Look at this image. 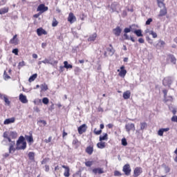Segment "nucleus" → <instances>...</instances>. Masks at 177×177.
<instances>
[{
  "label": "nucleus",
  "instance_id": "f257e3e1",
  "mask_svg": "<svg viewBox=\"0 0 177 177\" xmlns=\"http://www.w3.org/2000/svg\"><path fill=\"white\" fill-rule=\"evenodd\" d=\"M24 136H20L17 142V150H26L27 147V142H24Z\"/></svg>",
  "mask_w": 177,
  "mask_h": 177
},
{
  "label": "nucleus",
  "instance_id": "f03ea898",
  "mask_svg": "<svg viewBox=\"0 0 177 177\" xmlns=\"http://www.w3.org/2000/svg\"><path fill=\"white\" fill-rule=\"evenodd\" d=\"M125 129L128 133L131 132V131H135V124L133 123H128L125 125Z\"/></svg>",
  "mask_w": 177,
  "mask_h": 177
},
{
  "label": "nucleus",
  "instance_id": "7ed1b4c3",
  "mask_svg": "<svg viewBox=\"0 0 177 177\" xmlns=\"http://www.w3.org/2000/svg\"><path fill=\"white\" fill-rule=\"evenodd\" d=\"M123 172H124L125 175H127V176H129V175H131V166L129 165V164H127L123 167L122 169Z\"/></svg>",
  "mask_w": 177,
  "mask_h": 177
},
{
  "label": "nucleus",
  "instance_id": "20e7f679",
  "mask_svg": "<svg viewBox=\"0 0 177 177\" xmlns=\"http://www.w3.org/2000/svg\"><path fill=\"white\" fill-rule=\"evenodd\" d=\"M48 7L45 6V4H40L37 8V12H40V13H44V12L48 11Z\"/></svg>",
  "mask_w": 177,
  "mask_h": 177
},
{
  "label": "nucleus",
  "instance_id": "39448f33",
  "mask_svg": "<svg viewBox=\"0 0 177 177\" xmlns=\"http://www.w3.org/2000/svg\"><path fill=\"white\" fill-rule=\"evenodd\" d=\"M118 72L119 73V75L120 77H125V75H127V70H125V66H122L120 67V70L118 69Z\"/></svg>",
  "mask_w": 177,
  "mask_h": 177
},
{
  "label": "nucleus",
  "instance_id": "423d86ee",
  "mask_svg": "<svg viewBox=\"0 0 177 177\" xmlns=\"http://www.w3.org/2000/svg\"><path fill=\"white\" fill-rule=\"evenodd\" d=\"M120 8V5L117 3H113L111 5V12L113 13L114 12H118V9Z\"/></svg>",
  "mask_w": 177,
  "mask_h": 177
},
{
  "label": "nucleus",
  "instance_id": "0eeeda50",
  "mask_svg": "<svg viewBox=\"0 0 177 177\" xmlns=\"http://www.w3.org/2000/svg\"><path fill=\"white\" fill-rule=\"evenodd\" d=\"M68 21L71 23V24H73L74 21H77V17L74 16V14L73 12H70L68 17Z\"/></svg>",
  "mask_w": 177,
  "mask_h": 177
},
{
  "label": "nucleus",
  "instance_id": "6e6552de",
  "mask_svg": "<svg viewBox=\"0 0 177 177\" xmlns=\"http://www.w3.org/2000/svg\"><path fill=\"white\" fill-rule=\"evenodd\" d=\"M77 131L80 135H82L84 132H86V124H84L80 127H78Z\"/></svg>",
  "mask_w": 177,
  "mask_h": 177
},
{
  "label": "nucleus",
  "instance_id": "1a4fd4ad",
  "mask_svg": "<svg viewBox=\"0 0 177 177\" xmlns=\"http://www.w3.org/2000/svg\"><path fill=\"white\" fill-rule=\"evenodd\" d=\"M10 44L12 45L19 44V39L17 38V35L13 36V37L10 40Z\"/></svg>",
  "mask_w": 177,
  "mask_h": 177
},
{
  "label": "nucleus",
  "instance_id": "9d476101",
  "mask_svg": "<svg viewBox=\"0 0 177 177\" xmlns=\"http://www.w3.org/2000/svg\"><path fill=\"white\" fill-rule=\"evenodd\" d=\"M143 172L142 167H136L133 171L134 176L138 177Z\"/></svg>",
  "mask_w": 177,
  "mask_h": 177
},
{
  "label": "nucleus",
  "instance_id": "9b49d317",
  "mask_svg": "<svg viewBox=\"0 0 177 177\" xmlns=\"http://www.w3.org/2000/svg\"><path fill=\"white\" fill-rule=\"evenodd\" d=\"M15 121H16V118H10L6 119L3 122L4 125H9V124H13L15 123Z\"/></svg>",
  "mask_w": 177,
  "mask_h": 177
},
{
  "label": "nucleus",
  "instance_id": "f8f14e48",
  "mask_svg": "<svg viewBox=\"0 0 177 177\" xmlns=\"http://www.w3.org/2000/svg\"><path fill=\"white\" fill-rule=\"evenodd\" d=\"M62 168H64L65 171L64 172V176L69 177L70 176V167L68 166L62 165Z\"/></svg>",
  "mask_w": 177,
  "mask_h": 177
},
{
  "label": "nucleus",
  "instance_id": "ddd939ff",
  "mask_svg": "<svg viewBox=\"0 0 177 177\" xmlns=\"http://www.w3.org/2000/svg\"><path fill=\"white\" fill-rule=\"evenodd\" d=\"M167 13V8H162L160 10L159 15H158V18L161 19L163 16H166Z\"/></svg>",
  "mask_w": 177,
  "mask_h": 177
},
{
  "label": "nucleus",
  "instance_id": "4468645a",
  "mask_svg": "<svg viewBox=\"0 0 177 177\" xmlns=\"http://www.w3.org/2000/svg\"><path fill=\"white\" fill-rule=\"evenodd\" d=\"M37 33L39 37H41V35H46V34H48V32H46L42 28H37Z\"/></svg>",
  "mask_w": 177,
  "mask_h": 177
},
{
  "label": "nucleus",
  "instance_id": "2eb2a0df",
  "mask_svg": "<svg viewBox=\"0 0 177 177\" xmlns=\"http://www.w3.org/2000/svg\"><path fill=\"white\" fill-rule=\"evenodd\" d=\"M93 173L96 175V174H99L100 175L102 174H104V171L103 170V168H95L93 169Z\"/></svg>",
  "mask_w": 177,
  "mask_h": 177
},
{
  "label": "nucleus",
  "instance_id": "dca6fc26",
  "mask_svg": "<svg viewBox=\"0 0 177 177\" xmlns=\"http://www.w3.org/2000/svg\"><path fill=\"white\" fill-rule=\"evenodd\" d=\"M19 100L21 103L26 104L28 103V100H27V97L23 94L19 95Z\"/></svg>",
  "mask_w": 177,
  "mask_h": 177
},
{
  "label": "nucleus",
  "instance_id": "f3484780",
  "mask_svg": "<svg viewBox=\"0 0 177 177\" xmlns=\"http://www.w3.org/2000/svg\"><path fill=\"white\" fill-rule=\"evenodd\" d=\"M168 131H169V128L167 127V128H162V129H160L158 131V135L159 136H163L164 135V132H168Z\"/></svg>",
  "mask_w": 177,
  "mask_h": 177
},
{
  "label": "nucleus",
  "instance_id": "a211bd4d",
  "mask_svg": "<svg viewBox=\"0 0 177 177\" xmlns=\"http://www.w3.org/2000/svg\"><path fill=\"white\" fill-rule=\"evenodd\" d=\"M122 31V30L121 28H120L119 26H118V27H116V28L113 29V33L115 34V35H116V37H120Z\"/></svg>",
  "mask_w": 177,
  "mask_h": 177
},
{
  "label": "nucleus",
  "instance_id": "6ab92c4d",
  "mask_svg": "<svg viewBox=\"0 0 177 177\" xmlns=\"http://www.w3.org/2000/svg\"><path fill=\"white\" fill-rule=\"evenodd\" d=\"M15 141L10 142L9 153H15Z\"/></svg>",
  "mask_w": 177,
  "mask_h": 177
},
{
  "label": "nucleus",
  "instance_id": "aec40b11",
  "mask_svg": "<svg viewBox=\"0 0 177 177\" xmlns=\"http://www.w3.org/2000/svg\"><path fill=\"white\" fill-rule=\"evenodd\" d=\"M25 139L31 145V143H34V138H32V135L30 136H25Z\"/></svg>",
  "mask_w": 177,
  "mask_h": 177
},
{
  "label": "nucleus",
  "instance_id": "412c9836",
  "mask_svg": "<svg viewBox=\"0 0 177 177\" xmlns=\"http://www.w3.org/2000/svg\"><path fill=\"white\" fill-rule=\"evenodd\" d=\"M86 153L88 154L89 156H91V154L93 153V147L88 146L86 148Z\"/></svg>",
  "mask_w": 177,
  "mask_h": 177
},
{
  "label": "nucleus",
  "instance_id": "4be33fe9",
  "mask_svg": "<svg viewBox=\"0 0 177 177\" xmlns=\"http://www.w3.org/2000/svg\"><path fill=\"white\" fill-rule=\"evenodd\" d=\"M97 37V35L96 33H93L92 35H91L88 37V42H94V41L96 40Z\"/></svg>",
  "mask_w": 177,
  "mask_h": 177
},
{
  "label": "nucleus",
  "instance_id": "5701e85b",
  "mask_svg": "<svg viewBox=\"0 0 177 177\" xmlns=\"http://www.w3.org/2000/svg\"><path fill=\"white\" fill-rule=\"evenodd\" d=\"M131 97V91H127L123 93V98L127 100Z\"/></svg>",
  "mask_w": 177,
  "mask_h": 177
},
{
  "label": "nucleus",
  "instance_id": "b1692460",
  "mask_svg": "<svg viewBox=\"0 0 177 177\" xmlns=\"http://www.w3.org/2000/svg\"><path fill=\"white\" fill-rule=\"evenodd\" d=\"M42 63H44V64H57V61H53V62H50V61L48 59H45L44 60L42 61Z\"/></svg>",
  "mask_w": 177,
  "mask_h": 177
},
{
  "label": "nucleus",
  "instance_id": "393cba45",
  "mask_svg": "<svg viewBox=\"0 0 177 177\" xmlns=\"http://www.w3.org/2000/svg\"><path fill=\"white\" fill-rule=\"evenodd\" d=\"M158 8H162V9H164L165 7V3H164V0H158Z\"/></svg>",
  "mask_w": 177,
  "mask_h": 177
},
{
  "label": "nucleus",
  "instance_id": "a878e982",
  "mask_svg": "<svg viewBox=\"0 0 177 177\" xmlns=\"http://www.w3.org/2000/svg\"><path fill=\"white\" fill-rule=\"evenodd\" d=\"M8 12H9V8L8 7L0 9V15H5V13H8Z\"/></svg>",
  "mask_w": 177,
  "mask_h": 177
},
{
  "label": "nucleus",
  "instance_id": "bb28decb",
  "mask_svg": "<svg viewBox=\"0 0 177 177\" xmlns=\"http://www.w3.org/2000/svg\"><path fill=\"white\" fill-rule=\"evenodd\" d=\"M9 136L12 139H16L17 138V133L16 131H10Z\"/></svg>",
  "mask_w": 177,
  "mask_h": 177
},
{
  "label": "nucleus",
  "instance_id": "cd10ccee",
  "mask_svg": "<svg viewBox=\"0 0 177 177\" xmlns=\"http://www.w3.org/2000/svg\"><path fill=\"white\" fill-rule=\"evenodd\" d=\"M37 77H38V74L35 73L32 76L29 77L28 82H32L33 81H35L37 80Z\"/></svg>",
  "mask_w": 177,
  "mask_h": 177
},
{
  "label": "nucleus",
  "instance_id": "c85d7f7f",
  "mask_svg": "<svg viewBox=\"0 0 177 177\" xmlns=\"http://www.w3.org/2000/svg\"><path fill=\"white\" fill-rule=\"evenodd\" d=\"M109 46H111V48H107V52L109 53L110 56H113V55H114V52L115 51L114 50V48H113L111 44H110Z\"/></svg>",
  "mask_w": 177,
  "mask_h": 177
},
{
  "label": "nucleus",
  "instance_id": "c756f323",
  "mask_svg": "<svg viewBox=\"0 0 177 177\" xmlns=\"http://www.w3.org/2000/svg\"><path fill=\"white\" fill-rule=\"evenodd\" d=\"M97 147H98V149H104V147H106V142L102 141L100 142H98L97 144Z\"/></svg>",
  "mask_w": 177,
  "mask_h": 177
},
{
  "label": "nucleus",
  "instance_id": "7c9ffc66",
  "mask_svg": "<svg viewBox=\"0 0 177 177\" xmlns=\"http://www.w3.org/2000/svg\"><path fill=\"white\" fill-rule=\"evenodd\" d=\"M10 132L6 131L3 134V137L5 138V139H8V142H12V139H10V137H9Z\"/></svg>",
  "mask_w": 177,
  "mask_h": 177
},
{
  "label": "nucleus",
  "instance_id": "2f4dec72",
  "mask_svg": "<svg viewBox=\"0 0 177 177\" xmlns=\"http://www.w3.org/2000/svg\"><path fill=\"white\" fill-rule=\"evenodd\" d=\"M109 139L108 135L106 133H104V136H100V142H102L103 140H107Z\"/></svg>",
  "mask_w": 177,
  "mask_h": 177
},
{
  "label": "nucleus",
  "instance_id": "473e14b6",
  "mask_svg": "<svg viewBox=\"0 0 177 177\" xmlns=\"http://www.w3.org/2000/svg\"><path fill=\"white\" fill-rule=\"evenodd\" d=\"M64 66L65 67V68H73V65L69 64L68 62L67 61H64Z\"/></svg>",
  "mask_w": 177,
  "mask_h": 177
},
{
  "label": "nucleus",
  "instance_id": "72a5a7b5",
  "mask_svg": "<svg viewBox=\"0 0 177 177\" xmlns=\"http://www.w3.org/2000/svg\"><path fill=\"white\" fill-rule=\"evenodd\" d=\"M133 32L136 34V35H137V37H143L141 30H136L133 31Z\"/></svg>",
  "mask_w": 177,
  "mask_h": 177
},
{
  "label": "nucleus",
  "instance_id": "f704fd0d",
  "mask_svg": "<svg viewBox=\"0 0 177 177\" xmlns=\"http://www.w3.org/2000/svg\"><path fill=\"white\" fill-rule=\"evenodd\" d=\"M170 61L173 63V64H176V58L174 55L169 56Z\"/></svg>",
  "mask_w": 177,
  "mask_h": 177
},
{
  "label": "nucleus",
  "instance_id": "c9c22d12",
  "mask_svg": "<svg viewBox=\"0 0 177 177\" xmlns=\"http://www.w3.org/2000/svg\"><path fill=\"white\" fill-rule=\"evenodd\" d=\"M147 128V124L146 122H141L140 123V129L141 131H143L144 129H146Z\"/></svg>",
  "mask_w": 177,
  "mask_h": 177
},
{
  "label": "nucleus",
  "instance_id": "e433bc0d",
  "mask_svg": "<svg viewBox=\"0 0 177 177\" xmlns=\"http://www.w3.org/2000/svg\"><path fill=\"white\" fill-rule=\"evenodd\" d=\"M35 157V153L34 152H29L28 153L29 160H34Z\"/></svg>",
  "mask_w": 177,
  "mask_h": 177
},
{
  "label": "nucleus",
  "instance_id": "4c0bfd02",
  "mask_svg": "<svg viewBox=\"0 0 177 177\" xmlns=\"http://www.w3.org/2000/svg\"><path fill=\"white\" fill-rule=\"evenodd\" d=\"M57 24H59V22L57 21V20H56L55 18H53V23H52V26L53 27H56L57 26Z\"/></svg>",
  "mask_w": 177,
  "mask_h": 177
},
{
  "label": "nucleus",
  "instance_id": "58836bf2",
  "mask_svg": "<svg viewBox=\"0 0 177 177\" xmlns=\"http://www.w3.org/2000/svg\"><path fill=\"white\" fill-rule=\"evenodd\" d=\"M86 167H92L93 165V161H87L85 162Z\"/></svg>",
  "mask_w": 177,
  "mask_h": 177
},
{
  "label": "nucleus",
  "instance_id": "ea45409f",
  "mask_svg": "<svg viewBox=\"0 0 177 177\" xmlns=\"http://www.w3.org/2000/svg\"><path fill=\"white\" fill-rule=\"evenodd\" d=\"M149 35H152L153 38H157V33L153 30L149 31Z\"/></svg>",
  "mask_w": 177,
  "mask_h": 177
},
{
  "label": "nucleus",
  "instance_id": "a19ab883",
  "mask_svg": "<svg viewBox=\"0 0 177 177\" xmlns=\"http://www.w3.org/2000/svg\"><path fill=\"white\" fill-rule=\"evenodd\" d=\"M3 78L4 80H10V76H9L8 75V73H6V71H4V73H3Z\"/></svg>",
  "mask_w": 177,
  "mask_h": 177
},
{
  "label": "nucleus",
  "instance_id": "79ce46f5",
  "mask_svg": "<svg viewBox=\"0 0 177 177\" xmlns=\"http://www.w3.org/2000/svg\"><path fill=\"white\" fill-rule=\"evenodd\" d=\"M124 31L125 34H128V32H131V31H132V27L130 26V28H126Z\"/></svg>",
  "mask_w": 177,
  "mask_h": 177
},
{
  "label": "nucleus",
  "instance_id": "37998d69",
  "mask_svg": "<svg viewBox=\"0 0 177 177\" xmlns=\"http://www.w3.org/2000/svg\"><path fill=\"white\" fill-rule=\"evenodd\" d=\"M3 99H4V102H5L7 104H10V101H9V99H8V97H6V95H3Z\"/></svg>",
  "mask_w": 177,
  "mask_h": 177
},
{
  "label": "nucleus",
  "instance_id": "c03bdc74",
  "mask_svg": "<svg viewBox=\"0 0 177 177\" xmlns=\"http://www.w3.org/2000/svg\"><path fill=\"white\" fill-rule=\"evenodd\" d=\"M41 91H48V85L46 84H41Z\"/></svg>",
  "mask_w": 177,
  "mask_h": 177
},
{
  "label": "nucleus",
  "instance_id": "a18cd8bd",
  "mask_svg": "<svg viewBox=\"0 0 177 177\" xmlns=\"http://www.w3.org/2000/svg\"><path fill=\"white\" fill-rule=\"evenodd\" d=\"M74 71H75V74H78L81 72V68H80V67H78V66H76L75 68Z\"/></svg>",
  "mask_w": 177,
  "mask_h": 177
},
{
  "label": "nucleus",
  "instance_id": "49530a36",
  "mask_svg": "<svg viewBox=\"0 0 177 177\" xmlns=\"http://www.w3.org/2000/svg\"><path fill=\"white\" fill-rule=\"evenodd\" d=\"M42 102L44 104H48V103H49V99H48V97H44Z\"/></svg>",
  "mask_w": 177,
  "mask_h": 177
},
{
  "label": "nucleus",
  "instance_id": "de8ad7c7",
  "mask_svg": "<svg viewBox=\"0 0 177 177\" xmlns=\"http://www.w3.org/2000/svg\"><path fill=\"white\" fill-rule=\"evenodd\" d=\"M172 96H169L168 97H166V99H165V102L167 103V102H172Z\"/></svg>",
  "mask_w": 177,
  "mask_h": 177
},
{
  "label": "nucleus",
  "instance_id": "09e8293b",
  "mask_svg": "<svg viewBox=\"0 0 177 177\" xmlns=\"http://www.w3.org/2000/svg\"><path fill=\"white\" fill-rule=\"evenodd\" d=\"M122 146H127L128 145V142H127V139L125 138L122 139Z\"/></svg>",
  "mask_w": 177,
  "mask_h": 177
},
{
  "label": "nucleus",
  "instance_id": "8fccbe9b",
  "mask_svg": "<svg viewBox=\"0 0 177 177\" xmlns=\"http://www.w3.org/2000/svg\"><path fill=\"white\" fill-rule=\"evenodd\" d=\"M12 53H15L16 56L19 55V49L15 48L12 50Z\"/></svg>",
  "mask_w": 177,
  "mask_h": 177
},
{
  "label": "nucleus",
  "instance_id": "3c124183",
  "mask_svg": "<svg viewBox=\"0 0 177 177\" xmlns=\"http://www.w3.org/2000/svg\"><path fill=\"white\" fill-rule=\"evenodd\" d=\"M162 93H164L165 99H167V94L168 93V90L165 89V90L162 91Z\"/></svg>",
  "mask_w": 177,
  "mask_h": 177
},
{
  "label": "nucleus",
  "instance_id": "603ef678",
  "mask_svg": "<svg viewBox=\"0 0 177 177\" xmlns=\"http://www.w3.org/2000/svg\"><path fill=\"white\" fill-rule=\"evenodd\" d=\"M114 175L115 176H121V172L118 171H115L114 172Z\"/></svg>",
  "mask_w": 177,
  "mask_h": 177
},
{
  "label": "nucleus",
  "instance_id": "864d4df0",
  "mask_svg": "<svg viewBox=\"0 0 177 177\" xmlns=\"http://www.w3.org/2000/svg\"><path fill=\"white\" fill-rule=\"evenodd\" d=\"M151 21H153V19L151 18L148 19L147 21H146V25L149 26V24H150V23H151Z\"/></svg>",
  "mask_w": 177,
  "mask_h": 177
},
{
  "label": "nucleus",
  "instance_id": "5fc2aeb1",
  "mask_svg": "<svg viewBox=\"0 0 177 177\" xmlns=\"http://www.w3.org/2000/svg\"><path fill=\"white\" fill-rule=\"evenodd\" d=\"M172 122H177V116L174 115L171 118Z\"/></svg>",
  "mask_w": 177,
  "mask_h": 177
},
{
  "label": "nucleus",
  "instance_id": "6e6d98bb",
  "mask_svg": "<svg viewBox=\"0 0 177 177\" xmlns=\"http://www.w3.org/2000/svg\"><path fill=\"white\" fill-rule=\"evenodd\" d=\"M94 133H95V135H100V133H102V130L96 131V129H95Z\"/></svg>",
  "mask_w": 177,
  "mask_h": 177
},
{
  "label": "nucleus",
  "instance_id": "4d7b16f0",
  "mask_svg": "<svg viewBox=\"0 0 177 177\" xmlns=\"http://www.w3.org/2000/svg\"><path fill=\"white\" fill-rule=\"evenodd\" d=\"M46 143H50L52 142V137H49L48 139L45 140Z\"/></svg>",
  "mask_w": 177,
  "mask_h": 177
},
{
  "label": "nucleus",
  "instance_id": "13d9d810",
  "mask_svg": "<svg viewBox=\"0 0 177 177\" xmlns=\"http://www.w3.org/2000/svg\"><path fill=\"white\" fill-rule=\"evenodd\" d=\"M64 68H65L64 66H59V73H63V71H64Z\"/></svg>",
  "mask_w": 177,
  "mask_h": 177
},
{
  "label": "nucleus",
  "instance_id": "bf43d9fd",
  "mask_svg": "<svg viewBox=\"0 0 177 177\" xmlns=\"http://www.w3.org/2000/svg\"><path fill=\"white\" fill-rule=\"evenodd\" d=\"M38 122L44 124V126L46 125V121L45 120H39Z\"/></svg>",
  "mask_w": 177,
  "mask_h": 177
},
{
  "label": "nucleus",
  "instance_id": "052dcab7",
  "mask_svg": "<svg viewBox=\"0 0 177 177\" xmlns=\"http://www.w3.org/2000/svg\"><path fill=\"white\" fill-rule=\"evenodd\" d=\"M25 66V62H24V61H22V62H21L19 63V67H23V66Z\"/></svg>",
  "mask_w": 177,
  "mask_h": 177
},
{
  "label": "nucleus",
  "instance_id": "680f3d73",
  "mask_svg": "<svg viewBox=\"0 0 177 177\" xmlns=\"http://www.w3.org/2000/svg\"><path fill=\"white\" fill-rule=\"evenodd\" d=\"M138 42H140V44H145V39H143V38H140L138 39Z\"/></svg>",
  "mask_w": 177,
  "mask_h": 177
},
{
  "label": "nucleus",
  "instance_id": "e2e57ef3",
  "mask_svg": "<svg viewBox=\"0 0 177 177\" xmlns=\"http://www.w3.org/2000/svg\"><path fill=\"white\" fill-rule=\"evenodd\" d=\"M159 44H160V46H164V45H165V41L160 40L159 41Z\"/></svg>",
  "mask_w": 177,
  "mask_h": 177
},
{
  "label": "nucleus",
  "instance_id": "0e129e2a",
  "mask_svg": "<svg viewBox=\"0 0 177 177\" xmlns=\"http://www.w3.org/2000/svg\"><path fill=\"white\" fill-rule=\"evenodd\" d=\"M165 171L166 174H168V172H169V171H170L169 167H165Z\"/></svg>",
  "mask_w": 177,
  "mask_h": 177
},
{
  "label": "nucleus",
  "instance_id": "69168bd1",
  "mask_svg": "<svg viewBox=\"0 0 177 177\" xmlns=\"http://www.w3.org/2000/svg\"><path fill=\"white\" fill-rule=\"evenodd\" d=\"M45 171L46 172H49V165H46L45 166Z\"/></svg>",
  "mask_w": 177,
  "mask_h": 177
},
{
  "label": "nucleus",
  "instance_id": "338daca9",
  "mask_svg": "<svg viewBox=\"0 0 177 177\" xmlns=\"http://www.w3.org/2000/svg\"><path fill=\"white\" fill-rule=\"evenodd\" d=\"M77 143H78V140H77V139L73 140V145H77Z\"/></svg>",
  "mask_w": 177,
  "mask_h": 177
},
{
  "label": "nucleus",
  "instance_id": "774afa93",
  "mask_svg": "<svg viewBox=\"0 0 177 177\" xmlns=\"http://www.w3.org/2000/svg\"><path fill=\"white\" fill-rule=\"evenodd\" d=\"M8 0H1V5H5Z\"/></svg>",
  "mask_w": 177,
  "mask_h": 177
}]
</instances>
